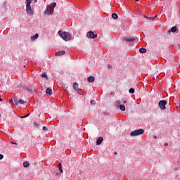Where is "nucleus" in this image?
<instances>
[{
    "mask_svg": "<svg viewBox=\"0 0 180 180\" xmlns=\"http://www.w3.org/2000/svg\"><path fill=\"white\" fill-rule=\"evenodd\" d=\"M87 81L88 82H94L95 81V77H94L93 76H89L88 78H87Z\"/></svg>",
    "mask_w": 180,
    "mask_h": 180,
    "instance_id": "f8f14e48",
    "label": "nucleus"
},
{
    "mask_svg": "<svg viewBox=\"0 0 180 180\" xmlns=\"http://www.w3.org/2000/svg\"><path fill=\"white\" fill-rule=\"evenodd\" d=\"M123 103H127V101L124 100V101H123Z\"/></svg>",
    "mask_w": 180,
    "mask_h": 180,
    "instance_id": "473e14b6",
    "label": "nucleus"
},
{
    "mask_svg": "<svg viewBox=\"0 0 180 180\" xmlns=\"http://www.w3.org/2000/svg\"><path fill=\"white\" fill-rule=\"evenodd\" d=\"M0 102H2V98H0Z\"/></svg>",
    "mask_w": 180,
    "mask_h": 180,
    "instance_id": "ea45409f",
    "label": "nucleus"
},
{
    "mask_svg": "<svg viewBox=\"0 0 180 180\" xmlns=\"http://www.w3.org/2000/svg\"><path fill=\"white\" fill-rule=\"evenodd\" d=\"M58 34L65 41H70L72 38V36L69 32H64L61 30L58 31Z\"/></svg>",
    "mask_w": 180,
    "mask_h": 180,
    "instance_id": "f257e3e1",
    "label": "nucleus"
},
{
    "mask_svg": "<svg viewBox=\"0 0 180 180\" xmlns=\"http://www.w3.org/2000/svg\"><path fill=\"white\" fill-rule=\"evenodd\" d=\"M12 102H13V100L11 99V100L9 101V103H12Z\"/></svg>",
    "mask_w": 180,
    "mask_h": 180,
    "instance_id": "7c9ffc66",
    "label": "nucleus"
},
{
    "mask_svg": "<svg viewBox=\"0 0 180 180\" xmlns=\"http://www.w3.org/2000/svg\"><path fill=\"white\" fill-rule=\"evenodd\" d=\"M136 2H139V1H140V0H135Z\"/></svg>",
    "mask_w": 180,
    "mask_h": 180,
    "instance_id": "79ce46f5",
    "label": "nucleus"
},
{
    "mask_svg": "<svg viewBox=\"0 0 180 180\" xmlns=\"http://www.w3.org/2000/svg\"><path fill=\"white\" fill-rule=\"evenodd\" d=\"M41 77L42 78H47V75L46 73L41 74Z\"/></svg>",
    "mask_w": 180,
    "mask_h": 180,
    "instance_id": "b1692460",
    "label": "nucleus"
},
{
    "mask_svg": "<svg viewBox=\"0 0 180 180\" xmlns=\"http://www.w3.org/2000/svg\"><path fill=\"white\" fill-rule=\"evenodd\" d=\"M158 105L160 108L162 109V110H165L167 109V108L165 107V105H167V101L162 100L159 101Z\"/></svg>",
    "mask_w": 180,
    "mask_h": 180,
    "instance_id": "39448f33",
    "label": "nucleus"
},
{
    "mask_svg": "<svg viewBox=\"0 0 180 180\" xmlns=\"http://www.w3.org/2000/svg\"><path fill=\"white\" fill-rule=\"evenodd\" d=\"M29 116H30V113L26 115H24L22 117H20L21 119H25V117H29Z\"/></svg>",
    "mask_w": 180,
    "mask_h": 180,
    "instance_id": "412c9836",
    "label": "nucleus"
},
{
    "mask_svg": "<svg viewBox=\"0 0 180 180\" xmlns=\"http://www.w3.org/2000/svg\"><path fill=\"white\" fill-rule=\"evenodd\" d=\"M46 94L47 95H49V96L53 95L51 89H50V88L48 87V88L46 89Z\"/></svg>",
    "mask_w": 180,
    "mask_h": 180,
    "instance_id": "ddd939ff",
    "label": "nucleus"
},
{
    "mask_svg": "<svg viewBox=\"0 0 180 180\" xmlns=\"http://www.w3.org/2000/svg\"><path fill=\"white\" fill-rule=\"evenodd\" d=\"M155 18L153 17H148V20H154Z\"/></svg>",
    "mask_w": 180,
    "mask_h": 180,
    "instance_id": "a878e982",
    "label": "nucleus"
},
{
    "mask_svg": "<svg viewBox=\"0 0 180 180\" xmlns=\"http://www.w3.org/2000/svg\"><path fill=\"white\" fill-rule=\"evenodd\" d=\"M139 52L141 53H146L147 52V49H146V48H141L139 49Z\"/></svg>",
    "mask_w": 180,
    "mask_h": 180,
    "instance_id": "dca6fc26",
    "label": "nucleus"
},
{
    "mask_svg": "<svg viewBox=\"0 0 180 180\" xmlns=\"http://www.w3.org/2000/svg\"><path fill=\"white\" fill-rule=\"evenodd\" d=\"M29 165H30V164L29 163V162L25 161V162H23V167H24L25 168H27V167H29Z\"/></svg>",
    "mask_w": 180,
    "mask_h": 180,
    "instance_id": "2eb2a0df",
    "label": "nucleus"
},
{
    "mask_svg": "<svg viewBox=\"0 0 180 180\" xmlns=\"http://www.w3.org/2000/svg\"><path fill=\"white\" fill-rule=\"evenodd\" d=\"M25 89L26 91H27V92H32V89H30V88H26Z\"/></svg>",
    "mask_w": 180,
    "mask_h": 180,
    "instance_id": "bb28decb",
    "label": "nucleus"
},
{
    "mask_svg": "<svg viewBox=\"0 0 180 180\" xmlns=\"http://www.w3.org/2000/svg\"><path fill=\"white\" fill-rule=\"evenodd\" d=\"M18 103H20V105H23V103H25V101H23V100H22V99H20L18 101Z\"/></svg>",
    "mask_w": 180,
    "mask_h": 180,
    "instance_id": "4be33fe9",
    "label": "nucleus"
},
{
    "mask_svg": "<svg viewBox=\"0 0 180 180\" xmlns=\"http://www.w3.org/2000/svg\"><path fill=\"white\" fill-rule=\"evenodd\" d=\"M141 134H144V129H143L133 131L132 132H131L130 136L134 137L136 136H141Z\"/></svg>",
    "mask_w": 180,
    "mask_h": 180,
    "instance_id": "7ed1b4c3",
    "label": "nucleus"
},
{
    "mask_svg": "<svg viewBox=\"0 0 180 180\" xmlns=\"http://www.w3.org/2000/svg\"><path fill=\"white\" fill-rule=\"evenodd\" d=\"M24 68H26V65H24Z\"/></svg>",
    "mask_w": 180,
    "mask_h": 180,
    "instance_id": "c03bdc74",
    "label": "nucleus"
},
{
    "mask_svg": "<svg viewBox=\"0 0 180 180\" xmlns=\"http://www.w3.org/2000/svg\"><path fill=\"white\" fill-rule=\"evenodd\" d=\"M58 167H59V171H60V172H63V166H61V163H59V165H58Z\"/></svg>",
    "mask_w": 180,
    "mask_h": 180,
    "instance_id": "6ab92c4d",
    "label": "nucleus"
},
{
    "mask_svg": "<svg viewBox=\"0 0 180 180\" xmlns=\"http://www.w3.org/2000/svg\"><path fill=\"white\" fill-rule=\"evenodd\" d=\"M129 94H134V88L129 89Z\"/></svg>",
    "mask_w": 180,
    "mask_h": 180,
    "instance_id": "aec40b11",
    "label": "nucleus"
},
{
    "mask_svg": "<svg viewBox=\"0 0 180 180\" xmlns=\"http://www.w3.org/2000/svg\"><path fill=\"white\" fill-rule=\"evenodd\" d=\"M26 12H27V15H30V16H32L33 15V13H34V11L33 10V8H32L30 2H28L26 4Z\"/></svg>",
    "mask_w": 180,
    "mask_h": 180,
    "instance_id": "20e7f679",
    "label": "nucleus"
},
{
    "mask_svg": "<svg viewBox=\"0 0 180 180\" xmlns=\"http://www.w3.org/2000/svg\"><path fill=\"white\" fill-rule=\"evenodd\" d=\"M42 130H44V131H47L48 130L47 127H43Z\"/></svg>",
    "mask_w": 180,
    "mask_h": 180,
    "instance_id": "393cba45",
    "label": "nucleus"
},
{
    "mask_svg": "<svg viewBox=\"0 0 180 180\" xmlns=\"http://www.w3.org/2000/svg\"><path fill=\"white\" fill-rule=\"evenodd\" d=\"M34 126H37V122H34Z\"/></svg>",
    "mask_w": 180,
    "mask_h": 180,
    "instance_id": "72a5a7b5",
    "label": "nucleus"
},
{
    "mask_svg": "<svg viewBox=\"0 0 180 180\" xmlns=\"http://www.w3.org/2000/svg\"><path fill=\"white\" fill-rule=\"evenodd\" d=\"M165 146H168V143H165Z\"/></svg>",
    "mask_w": 180,
    "mask_h": 180,
    "instance_id": "a19ab883",
    "label": "nucleus"
},
{
    "mask_svg": "<svg viewBox=\"0 0 180 180\" xmlns=\"http://www.w3.org/2000/svg\"><path fill=\"white\" fill-rule=\"evenodd\" d=\"M171 32H172V33H178L179 32V30H178L177 28H176V27H172V28H171Z\"/></svg>",
    "mask_w": 180,
    "mask_h": 180,
    "instance_id": "9d476101",
    "label": "nucleus"
},
{
    "mask_svg": "<svg viewBox=\"0 0 180 180\" xmlns=\"http://www.w3.org/2000/svg\"><path fill=\"white\" fill-rule=\"evenodd\" d=\"M124 40L125 41H129V42H133V41H135L136 39L134 37H127V38H124Z\"/></svg>",
    "mask_w": 180,
    "mask_h": 180,
    "instance_id": "6e6552de",
    "label": "nucleus"
},
{
    "mask_svg": "<svg viewBox=\"0 0 180 180\" xmlns=\"http://www.w3.org/2000/svg\"><path fill=\"white\" fill-rule=\"evenodd\" d=\"M65 54V51H58L55 53V56H64Z\"/></svg>",
    "mask_w": 180,
    "mask_h": 180,
    "instance_id": "9b49d317",
    "label": "nucleus"
},
{
    "mask_svg": "<svg viewBox=\"0 0 180 180\" xmlns=\"http://www.w3.org/2000/svg\"><path fill=\"white\" fill-rule=\"evenodd\" d=\"M153 139H157V136H154Z\"/></svg>",
    "mask_w": 180,
    "mask_h": 180,
    "instance_id": "f704fd0d",
    "label": "nucleus"
},
{
    "mask_svg": "<svg viewBox=\"0 0 180 180\" xmlns=\"http://www.w3.org/2000/svg\"><path fill=\"white\" fill-rule=\"evenodd\" d=\"M157 16H158V15H156L155 16H154V17H153V18H155H155H157Z\"/></svg>",
    "mask_w": 180,
    "mask_h": 180,
    "instance_id": "58836bf2",
    "label": "nucleus"
},
{
    "mask_svg": "<svg viewBox=\"0 0 180 180\" xmlns=\"http://www.w3.org/2000/svg\"><path fill=\"white\" fill-rule=\"evenodd\" d=\"M114 154L116 155H117V152H115Z\"/></svg>",
    "mask_w": 180,
    "mask_h": 180,
    "instance_id": "4c0bfd02",
    "label": "nucleus"
},
{
    "mask_svg": "<svg viewBox=\"0 0 180 180\" xmlns=\"http://www.w3.org/2000/svg\"><path fill=\"white\" fill-rule=\"evenodd\" d=\"M90 103H91V105H95V101H91Z\"/></svg>",
    "mask_w": 180,
    "mask_h": 180,
    "instance_id": "cd10ccee",
    "label": "nucleus"
},
{
    "mask_svg": "<svg viewBox=\"0 0 180 180\" xmlns=\"http://www.w3.org/2000/svg\"><path fill=\"white\" fill-rule=\"evenodd\" d=\"M39 38V34H35V35L31 37V40H36V39Z\"/></svg>",
    "mask_w": 180,
    "mask_h": 180,
    "instance_id": "4468645a",
    "label": "nucleus"
},
{
    "mask_svg": "<svg viewBox=\"0 0 180 180\" xmlns=\"http://www.w3.org/2000/svg\"><path fill=\"white\" fill-rule=\"evenodd\" d=\"M144 18H146V19H148V16H146V15H145Z\"/></svg>",
    "mask_w": 180,
    "mask_h": 180,
    "instance_id": "e433bc0d",
    "label": "nucleus"
},
{
    "mask_svg": "<svg viewBox=\"0 0 180 180\" xmlns=\"http://www.w3.org/2000/svg\"><path fill=\"white\" fill-rule=\"evenodd\" d=\"M108 68H112V66H110V65H108Z\"/></svg>",
    "mask_w": 180,
    "mask_h": 180,
    "instance_id": "c9c22d12",
    "label": "nucleus"
},
{
    "mask_svg": "<svg viewBox=\"0 0 180 180\" xmlns=\"http://www.w3.org/2000/svg\"><path fill=\"white\" fill-rule=\"evenodd\" d=\"M34 2H35V3L37 2V0H34Z\"/></svg>",
    "mask_w": 180,
    "mask_h": 180,
    "instance_id": "37998d69",
    "label": "nucleus"
},
{
    "mask_svg": "<svg viewBox=\"0 0 180 180\" xmlns=\"http://www.w3.org/2000/svg\"><path fill=\"white\" fill-rule=\"evenodd\" d=\"M102 141H103V137H98L96 140V146H101V144H102Z\"/></svg>",
    "mask_w": 180,
    "mask_h": 180,
    "instance_id": "0eeeda50",
    "label": "nucleus"
},
{
    "mask_svg": "<svg viewBox=\"0 0 180 180\" xmlns=\"http://www.w3.org/2000/svg\"><path fill=\"white\" fill-rule=\"evenodd\" d=\"M112 19H117V18H119V16L117 15V13H113L112 14Z\"/></svg>",
    "mask_w": 180,
    "mask_h": 180,
    "instance_id": "f3484780",
    "label": "nucleus"
},
{
    "mask_svg": "<svg viewBox=\"0 0 180 180\" xmlns=\"http://www.w3.org/2000/svg\"><path fill=\"white\" fill-rule=\"evenodd\" d=\"M73 89L75 91L79 90V86L78 85V83H77V82L73 83Z\"/></svg>",
    "mask_w": 180,
    "mask_h": 180,
    "instance_id": "1a4fd4ad",
    "label": "nucleus"
},
{
    "mask_svg": "<svg viewBox=\"0 0 180 180\" xmlns=\"http://www.w3.org/2000/svg\"><path fill=\"white\" fill-rule=\"evenodd\" d=\"M14 103H15V105H18L19 104V101H18V99L16 98H14Z\"/></svg>",
    "mask_w": 180,
    "mask_h": 180,
    "instance_id": "5701e85b",
    "label": "nucleus"
},
{
    "mask_svg": "<svg viewBox=\"0 0 180 180\" xmlns=\"http://www.w3.org/2000/svg\"><path fill=\"white\" fill-rule=\"evenodd\" d=\"M32 1L33 0H27V4H28V2H30V4H32Z\"/></svg>",
    "mask_w": 180,
    "mask_h": 180,
    "instance_id": "c756f323",
    "label": "nucleus"
},
{
    "mask_svg": "<svg viewBox=\"0 0 180 180\" xmlns=\"http://www.w3.org/2000/svg\"><path fill=\"white\" fill-rule=\"evenodd\" d=\"M0 117H1V114H0Z\"/></svg>",
    "mask_w": 180,
    "mask_h": 180,
    "instance_id": "a18cd8bd",
    "label": "nucleus"
},
{
    "mask_svg": "<svg viewBox=\"0 0 180 180\" xmlns=\"http://www.w3.org/2000/svg\"><path fill=\"white\" fill-rule=\"evenodd\" d=\"M4 158V155L0 154V160H2Z\"/></svg>",
    "mask_w": 180,
    "mask_h": 180,
    "instance_id": "c85d7f7f",
    "label": "nucleus"
},
{
    "mask_svg": "<svg viewBox=\"0 0 180 180\" xmlns=\"http://www.w3.org/2000/svg\"><path fill=\"white\" fill-rule=\"evenodd\" d=\"M57 6V4L56 2L52 3L50 6L49 8H47L46 11H44L45 15H53V9Z\"/></svg>",
    "mask_w": 180,
    "mask_h": 180,
    "instance_id": "f03ea898",
    "label": "nucleus"
},
{
    "mask_svg": "<svg viewBox=\"0 0 180 180\" xmlns=\"http://www.w3.org/2000/svg\"><path fill=\"white\" fill-rule=\"evenodd\" d=\"M11 144H15V146L18 145V143H14V142H11Z\"/></svg>",
    "mask_w": 180,
    "mask_h": 180,
    "instance_id": "2f4dec72",
    "label": "nucleus"
},
{
    "mask_svg": "<svg viewBox=\"0 0 180 180\" xmlns=\"http://www.w3.org/2000/svg\"><path fill=\"white\" fill-rule=\"evenodd\" d=\"M86 36L89 39H95L96 37H98V34H95L92 31L88 32Z\"/></svg>",
    "mask_w": 180,
    "mask_h": 180,
    "instance_id": "423d86ee",
    "label": "nucleus"
},
{
    "mask_svg": "<svg viewBox=\"0 0 180 180\" xmlns=\"http://www.w3.org/2000/svg\"><path fill=\"white\" fill-rule=\"evenodd\" d=\"M120 108L121 109V110H122V112H124V110H126V107L124 106V105H120Z\"/></svg>",
    "mask_w": 180,
    "mask_h": 180,
    "instance_id": "a211bd4d",
    "label": "nucleus"
}]
</instances>
